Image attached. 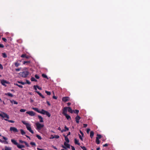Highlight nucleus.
Here are the masks:
<instances>
[{
	"label": "nucleus",
	"mask_w": 150,
	"mask_h": 150,
	"mask_svg": "<svg viewBox=\"0 0 150 150\" xmlns=\"http://www.w3.org/2000/svg\"><path fill=\"white\" fill-rule=\"evenodd\" d=\"M22 122L23 124L25 125L26 127L28 130L31 133L33 134L34 133V132L31 129V125L30 124L26 123V122L25 121H22Z\"/></svg>",
	"instance_id": "1"
},
{
	"label": "nucleus",
	"mask_w": 150,
	"mask_h": 150,
	"mask_svg": "<svg viewBox=\"0 0 150 150\" xmlns=\"http://www.w3.org/2000/svg\"><path fill=\"white\" fill-rule=\"evenodd\" d=\"M20 76L22 77L25 78L29 75V72L27 71H25L23 72H21L19 74Z\"/></svg>",
	"instance_id": "2"
},
{
	"label": "nucleus",
	"mask_w": 150,
	"mask_h": 150,
	"mask_svg": "<svg viewBox=\"0 0 150 150\" xmlns=\"http://www.w3.org/2000/svg\"><path fill=\"white\" fill-rule=\"evenodd\" d=\"M35 125L37 127L36 129L38 131L41 129L44 126L43 124H41L38 122L36 123Z\"/></svg>",
	"instance_id": "3"
},
{
	"label": "nucleus",
	"mask_w": 150,
	"mask_h": 150,
	"mask_svg": "<svg viewBox=\"0 0 150 150\" xmlns=\"http://www.w3.org/2000/svg\"><path fill=\"white\" fill-rule=\"evenodd\" d=\"M0 116L3 118H6L7 119L9 118V116L6 113L3 112L2 113H0Z\"/></svg>",
	"instance_id": "4"
},
{
	"label": "nucleus",
	"mask_w": 150,
	"mask_h": 150,
	"mask_svg": "<svg viewBox=\"0 0 150 150\" xmlns=\"http://www.w3.org/2000/svg\"><path fill=\"white\" fill-rule=\"evenodd\" d=\"M64 145L65 146H62V147L65 149H66L67 148H70V145L66 142H64Z\"/></svg>",
	"instance_id": "5"
},
{
	"label": "nucleus",
	"mask_w": 150,
	"mask_h": 150,
	"mask_svg": "<svg viewBox=\"0 0 150 150\" xmlns=\"http://www.w3.org/2000/svg\"><path fill=\"white\" fill-rule=\"evenodd\" d=\"M10 130L11 131L13 132H18V130L15 127H11L10 128Z\"/></svg>",
	"instance_id": "6"
},
{
	"label": "nucleus",
	"mask_w": 150,
	"mask_h": 150,
	"mask_svg": "<svg viewBox=\"0 0 150 150\" xmlns=\"http://www.w3.org/2000/svg\"><path fill=\"white\" fill-rule=\"evenodd\" d=\"M70 100L69 98L68 97H63L62 98V100L64 102H66L69 101Z\"/></svg>",
	"instance_id": "7"
},
{
	"label": "nucleus",
	"mask_w": 150,
	"mask_h": 150,
	"mask_svg": "<svg viewBox=\"0 0 150 150\" xmlns=\"http://www.w3.org/2000/svg\"><path fill=\"white\" fill-rule=\"evenodd\" d=\"M62 114L64 115H66L67 114V107H64L63 109H62Z\"/></svg>",
	"instance_id": "8"
},
{
	"label": "nucleus",
	"mask_w": 150,
	"mask_h": 150,
	"mask_svg": "<svg viewBox=\"0 0 150 150\" xmlns=\"http://www.w3.org/2000/svg\"><path fill=\"white\" fill-rule=\"evenodd\" d=\"M26 113L32 116H34L35 115V113L33 111L27 112Z\"/></svg>",
	"instance_id": "9"
},
{
	"label": "nucleus",
	"mask_w": 150,
	"mask_h": 150,
	"mask_svg": "<svg viewBox=\"0 0 150 150\" xmlns=\"http://www.w3.org/2000/svg\"><path fill=\"white\" fill-rule=\"evenodd\" d=\"M11 142L14 144L15 145L17 146V145H18V143L16 141L13 139H12L11 140Z\"/></svg>",
	"instance_id": "10"
},
{
	"label": "nucleus",
	"mask_w": 150,
	"mask_h": 150,
	"mask_svg": "<svg viewBox=\"0 0 150 150\" xmlns=\"http://www.w3.org/2000/svg\"><path fill=\"white\" fill-rule=\"evenodd\" d=\"M81 119V117L78 115H77L75 117L76 122L78 124L79 123V120Z\"/></svg>",
	"instance_id": "11"
},
{
	"label": "nucleus",
	"mask_w": 150,
	"mask_h": 150,
	"mask_svg": "<svg viewBox=\"0 0 150 150\" xmlns=\"http://www.w3.org/2000/svg\"><path fill=\"white\" fill-rule=\"evenodd\" d=\"M67 110L68 111L71 113H73L74 112V111L72 110L71 108L70 107H67Z\"/></svg>",
	"instance_id": "12"
},
{
	"label": "nucleus",
	"mask_w": 150,
	"mask_h": 150,
	"mask_svg": "<svg viewBox=\"0 0 150 150\" xmlns=\"http://www.w3.org/2000/svg\"><path fill=\"white\" fill-rule=\"evenodd\" d=\"M74 143L76 144H77L79 145H80V143L79 142V141L77 139H74Z\"/></svg>",
	"instance_id": "13"
},
{
	"label": "nucleus",
	"mask_w": 150,
	"mask_h": 150,
	"mask_svg": "<svg viewBox=\"0 0 150 150\" xmlns=\"http://www.w3.org/2000/svg\"><path fill=\"white\" fill-rule=\"evenodd\" d=\"M64 128L65 129H63L61 131L62 132H66L67 131H68L69 130V128L67 127L66 126H65L64 127Z\"/></svg>",
	"instance_id": "14"
},
{
	"label": "nucleus",
	"mask_w": 150,
	"mask_h": 150,
	"mask_svg": "<svg viewBox=\"0 0 150 150\" xmlns=\"http://www.w3.org/2000/svg\"><path fill=\"white\" fill-rule=\"evenodd\" d=\"M38 94V95L40 96L42 98H45V97L44 96L42 95V94L40 93L39 91H35Z\"/></svg>",
	"instance_id": "15"
},
{
	"label": "nucleus",
	"mask_w": 150,
	"mask_h": 150,
	"mask_svg": "<svg viewBox=\"0 0 150 150\" xmlns=\"http://www.w3.org/2000/svg\"><path fill=\"white\" fill-rule=\"evenodd\" d=\"M38 94V95L40 96L42 98H45V97L44 96L42 95V94L40 93L39 91H35Z\"/></svg>",
	"instance_id": "16"
},
{
	"label": "nucleus",
	"mask_w": 150,
	"mask_h": 150,
	"mask_svg": "<svg viewBox=\"0 0 150 150\" xmlns=\"http://www.w3.org/2000/svg\"><path fill=\"white\" fill-rule=\"evenodd\" d=\"M64 137L65 138V140L66 141V142L67 143H69V140L67 137V136H65V135H64Z\"/></svg>",
	"instance_id": "17"
},
{
	"label": "nucleus",
	"mask_w": 150,
	"mask_h": 150,
	"mask_svg": "<svg viewBox=\"0 0 150 150\" xmlns=\"http://www.w3.org/2000/svg\"><path fill=\"white\" fill-rule=\"evenodd\" d=\"M1 83L2 85L4 86L6 83H8V82L5 80H2L1 81Z\"/></svg>",
	"instance_id": "18"
},
{
	"label": "nucleus",
	"mask_w": 150,
	"mask_h": 150,
	"mask_svg": "<svg viewBox=\"0 0 150 150\" xmlns=\"http://www.w3.org/2000/svg\"><path fill=\"white\" fill-rule=\"evenodd\" d=\"M38 117L39 119H40V122H43V118L42 116L40 115H38Z\"/></svg>",
	"instance_id": "19"
},
{
	"label": "nucleus",
	"mask_w": 150,
	"mask_h": 150,
	"mask_svg": "<svg viewBox=\"0 0 150 150\" xmlns=\"http://www.w3.org/2000/svg\"><path fill=\"white\" fill-rule=\"evenodd\" d=\"M46 111H45L43 109H42L41 111H39V113L42 114L43 115H45Z\"/></svg>",
	"instance_id": "20"
},
{
	"label": "nucleus",
	"mask_w": 150,
	"mask_h": 150,
	"mask_svg": "<svg viewBox=\"0 0 150 150\" xmlns=\"http://www.w3.org/2000/svg\"><path fill=\"white\" fill-rule=\"evenodd\" d=\"M90 134V137L91 138H92L93 136L94 132L93 131H91Z\"/></svg>",
	"instance_id": "21"
},
{
	"label": "nucleus",
	"mask_w": 150,
	"mask_h": 150,
	"mask_svg": "<svg viewBox=\"0 0 150 150\" xmlns=\"http://www.w3.org/2000/svg\"><path fill=\"white\" fill-rule=\"evenodd\" d=\"M64 116H65V117L67 120H69V119H71V118L70 116H69V115H68L67 114H66V115H65Z\"/></svg>",
	"instance_id": "22"
},
{
	"label": "nucleus",
	"mask_w": 150,
	"mask_h": 150,
	"mask_svg": "<svg viewBox=\"0 0 150 150\" xmlns=\"http://www.w3.org/2000/svg\"><path fill=\"white\" fill-rule=\"evenodd\" d=\"M17 147L19 149H22L23 148H24L25 146L22 145H21L18 144V145H17Z\"/></svg>",
	"instance_id": "23"
},
{
	"label": "nucleus",
	"mask_w": 150,
	"mask_h": 150,
	"mask_svg": "<svg viewBox=\"0 0 150 150\" xmlns=\"http://www.w3.org/2000/svg\"><path fill=\"white\" fill-rule=\"evenodd\" d=\"M21 57L22 58H25L27 59H28V56H27L26 54H22L21 55Z\"/></svg>",
	"instance_id": "24"
},
{
	"label": "nucleus",
	"mask_w": 150,
	"mask_h": 150,
	"mask_svg": "<svg viewBox=\"0 0 150 150\" xmlns=\"http://www.w3.org/2000/svg\"><path fill=\"white\" fill-rule=\"evenodd\" d=\"M5 95L11 97H13V95L12 94L9 93H5Z\"/></svg>",
	"instance_id": "25"
},
{
	"label": "nucleus",
	"mask_w": 150,
	"mask_h": 150,
	"mask_svg": "<svg viewBox=\"0 0 150 150\" xmlns=\"http://www.w3.org/2000/svg\"><path fill=\"white\" fill-rule=\"evenodd\" d=\"M30 80L32 81H35V82H37V80L35 79V78L33 77H31V78H30Z\"/></svg>",
	"instance_id": "26"
},
{
	"label": "nucleus",
	"mask_w": 150,
	"mask_h": 150,
	"mask_svg": "<svg viewBox=\"0 0 150 150\" xmlns=\"http://www.w3.org/2000/svg\"><path fill=\"white\" fill-rule=\"evenodd\" d=\"M33 109L35 111L37 112L38 113L39 112L40 110H39L38 108H33Z\"/></svg>",
	"instance_id": "27"
},
{
	"label": "nucleus",
	"mask_w": 150,
	"mask_h": 150,
	"mask_svg": "<svg viewBox=\"0 0 150 150\" xmlns=\"http://www.w3.org/2000/svg\"><path fill=\"white\" fill-rule=\"evenodd\" d=\"M11 147H8L7 146L5 147L4 150H11Z\"/></svg>",
	"instance_id": "28"
},
{
	"label": "nucleus",
	"mask_w": 150,
	"mask_h": 150,
	"mask_svg": "<svg viewBox=\"0 0 150 150\" xmlns=\"http://www.w3.org/2000/svg\"><path fill=\"white\" fill-rule=\"evenodd\" d=\"M4 120L6 121H8V122H9L14 123L15 122L14 121L12 120H7V119H4Z\"/></svg>",
	"instance_id": "29"
},
{
	"label": "nucleus",
	"mask_w": 150,
	"mask_h": 150,
	"mask_svg": "<svg viewBox=\"0 0 150 150\" xmlns=\"http://www.w3.org/2000/svg\"><path fill=\"white\" fill-rule=\"evenodd\" d=\"M20 130L21 131V133L22 135H23L25 134V132L23 129H21Z\"/></svg>",
	"instance_id": "30"
},
{
	"label": "nucleus",
	"mask_w": 150,
	"mask_h": 150,
	"mask_svg": "<svg viewBox=\"0 0 150 150\" xmlns=\"http://www.w3.org/2000/svg\"><path fill=\"white\" fill-rule=\"evenodd\" d=\"M42 76L43 78H46L47 79H48V78L47 76L45 74H42Z\"/></svg>",
	"instance_id": "31"
},
{
	"label": "nucleus",
	"mask_w": 150,
	"mask_h": 150,
	"mask_svg": "<svg viewBox=\"0 0 150 150\" xmlns=\"http://www.w3.org/2000/svg\"><path fill=\"white\" fill-rule=\"evenodd\" d=\"M98 138H96V144H98L100 143V141Z\"/></svg>",
	"instance_id": "32"
},
{
	"label": "nucleus",
	"mask_w": 150,
	"mask_h": 150,
	"mask_svg": "<svg viewBox=\"0 0 150 150\" xmlns=\"http://www.w3.org/2000/svg\"><path fill=\"white\" fill-rule=\"evenodd\" d=\"M2 56L4 58H6L7 57L6 54L5 53H2Z\"/></svg>",
	"instance_id": "33"
},
{
	"label": "nucleus",
	"mask_w": 150,
	"mask_h": 150,
	"mask_svg": "<svg viewBox=\"0 0 150 150\" xmlns=\"http://www.w3.org/2000/svg\"><path fill=\"white\" fill-rule=\"evenodd\" d=\"M45 114L48 117H50L51 116L50 114L47 111L46 112Z\"/></svg>",
	"instance_id": "34"
},
{
	"label": "nucleus",
	"mask_w": 150,
	"mask_h": 150,
	"mask_svg": "<svg viewBox=\"0 0 150 150\" xmlns=\"http://www.w3.org/2000/svg\"><path fill=\"white\" fill-rule=\"evenodd\" d=\"M97 137H96V138H98V139H100L101 138L102 136L100 134H97Z\"/></svg>",
	"instance_id": "35"
},
{
	"label": "nucleus",
	"mask_w": 150,
	"mask_h": 150,
	"mask_svg": "<svg viewBox=\"0 0 150 150\" xmlns=\"http://www.w3.org/2000/svg\"><path fill=\"white\" fill-rule=\"evenodd\" d=\"M45 93L48 95H50L51 94V92L47 91H45Z\"/></svg>",
	"instance_id": "36"
},
{
	"label": "nucleus",
	"mask_w": 150,
	"mask_h": 150,
	"mask_svg": "<svg viewBox=\"0 0 150 150\" xmlns=\"http://www.w3.org/2000/svg\"><path fill=\"white\" fill-rule=\"evenodd\" d=\"M36 137L38 138V139L40 140H41L42 139V138L38 134L36 135Z\"/></svg>",
	"instance_id": "37"
},
{
	"label": "nucleus",
	"mask_w": 150,
	"mask_h": 150,
	"mask_svg": "<svg viewBox=\"0 0 150 150\" xmlns=\"http://www.w3.org/2000/svg\"><path fill=\"white\" fill-rule=\"evenodd\" d=\"M15 66L17 67H18L20 65V64L18 62H16L15 63Z\"/></svg>",
	"instance_id": "38"
},
{
	"label": "nucleus",
	"mask_w": 150,
	"mask_h": 150,
	"mask_svg": "<svg viewBox=\"0 0 150 150\" xmlns=\"http://www.w3.org/2000/svg\"><path fill=\"white\" fill-rule=\"evenodd\" d=\"M26 110L23 109H21L20 110V111L21 112H25L26 111Z\"/></svg>",
	"instance_id": "39"
},
{
	"label": "nucleus",
	"mask_w": 150,
	"mask_h": 150,
	"mask_svg": "<svg viewBox=\"0 0 150 150\" xmlns=\"http://www.w3.org/2000/svg\"><path fill=\"white\" fill-rule=\"evenodd\" d=\"M79 138H80V139L82 141H83V138H82V136H81V135H80V134H79Z\"/></svg>",
	"instance_id": "40"
},
{
	"label": "nucleus",
	"mask_w": 150,
	"mask_h": 150,
	"mask_svg": "<svg viewBox=\"0 0 150 150\" xmlns=\"http://www.w3.org/2000/svg\"><path fill=\"white\" fill-rule=\"evenodd\" d=\"M74 111V113H76L77 114H78V113L79 112V110H75Z\"/></svg>",
	"instance_id": "41"
},
{
	"label": "nucleus",
	"mask_w": 150,
	"mask_h": 150,
	"mask_svg": "<svg viewBox=\"0 0 150 150\" xmlns=\"http://www.w3.org/2000/svg\"><path fill=\"white\" fill-rule=\"evenodd\" d=\"M30 144L33 146H35V142H30Z\"/></svg>",
	"instance_id": "42"
},
{
	"label": "nucleus",
	"mask_w": 150,
	"mask_h": 150,
	"mask_svg": "<svg viewBox=\"0 0 150 150\" xmlns=\"http://www.w3.org/2000/svg\"><path fill=\"white\" fill-rule=\"evenodd\" d=\"M35 76L36 79H38L40 78L39 76L37 74L35 75Z\"/></svg>",
	"instance_id": "43"
},
{
	"label": "nucleus",
	"mask_w": 150,
	"mask_h": 150,
	"mask_svg": "<svg viewBox=\"0 0 150 150\" xmlns=\"http://www.w3.org/2000/svg\"><path fill=\"white\" fill-rule=\"evenodd\" d=\"M30 63V61H24L23 62V64H25L26 63Z\"/></svg>",
	"instance_id": "44"
},
{
	"label": "nucleus",
	"mask_w": 150,
	"mask_h": 150,
	"mask_svg": "<svg viewBox=\"0 0 150 150\" xmlns=\"http://www.w3.org/2000/svg\"><path fill=\"white\" fill-rule=\"evenodd\" d=\"M37 86H33V89H34L35 91H37Z\"/></svg>",
	"instance_id": "45"
},
{
	"label": "nucleus",
	"mask_w": 150,
	"mask_h": 150,
	"mask_svg": "<svg viewBox=\"0 0 150 150\" xmlns=\"http://www.w3.org/2000/svg\"><path fill=\"white\" fill-rule=\"evenodd\" d=\"M26 83H27L28 84H30V82L29 81L27 80H26Z\"/></svg>",
	"instance_id": "46"
},
{
	"label": "nucleus",
	"mask_w": 150,
	"mask_h": 150,
	"mask_svg": "<svg viewBox=\"0 0 150 150\" xmlns=\"http://www.w3.org/2000/svg\"><path fill=\"white\" fill-rule=\"evenodd\" d=\"M24 144H25L26 145V146L27 147H29V144L26 142H24Z\"/></svg>",
	"instance_id": "47"
},
{
	"label": "nucleus",
	"mask_w": 150,
	"mask_h": 150,
	"mask_svg": "<svg viewBox=\"0 0 150 150\" xmlns=\"http://www.w3.org/2000/svg\"><path fill=\"white\" fill-rule=\"evenodd\" d=\"M2 40L5 42H6L7 41V40L5 38H2Z\"/></svg>",
	"instance_id": "48"
},
{
	"label": "nucleus",
	"mask_w": 150,
	"mask_h": 150,
	"mask_svg": "<svg viewBox=\"0 0 150 150\" xmlns=\"http://www.w3.org/2000/svg\"><path fill=\"white\" fill-rule=\"evenodd\" d=\"M79 132L80 133V134H81L82 137H83L84 135L83 133L80 130L79 131Z\"/></svg>",
	"instance_id": "49"
},
{
	"label": "nucleus",
	"mask_w": 150,
	"mask_h": 150,
	"mask_svg": "<svg viewBox=\"0 0 150 150\" xmlns=\"http://www.w3.org/2000/svg\"><path fill=\"white\" fill-rule=\"evenodd\" d=\"M0 142H5V143L8 144V142L6 141H2V140L1 139H0Z\"/></svg>",
	"instance_id": "50"
},
{
	"label": "nucleus",
	"mask_w": 150,
	"mask_h": 150,
	"mask_svg": "<svg viewBox=\"0 0 150 150\" xmlns=\"http://www.w3.org/2000/svg\"><path fill=\"white\" fill-rule=\"evenodd\" d=\"M13 102L14 104H18V103L16 101L13 100Z\"/></svg>",
	"instance_id": "51"
},
{
	"label": "nucleus",
	"mask_w": 150,
	"mask_h": 150,
	"mask_svg": "<svg viewBox=\"0 0 150 150\" xmlns=\"http://www.w3.org/2000/svg\"><path fill=\"white\" fill-rule=\"evenodd\" d=\"M54 137L57 139H58L59 137V135H56L54 136Z\"/></svg>",
	"instance_id": "52"
},
{
	"label": "nucleus",
	"mask_w": 150,
	"mask_h": 150,
	"mask_svg": "<svg viewBox=\"0 0 150 150\" xmlns=\"http://www.w3.org/2000/svg\"><path fill=\"white\" fill-rule=\"evenodd\" d=\"M37 88H38V89L40 90H42V88L40 87L39 86L37 85Z\"/></svg>",
	"instance_id": "53"
},
{
	"label": "nucleus",
	"mask_w": 150,
	"mask_h": 150,
	"mask_svg": "<svg viewBox=\"0 0 150 150\" xmlns=\"http://www.w3.org/2000/svg\"><path fill=\"white\" fill-rule=\"evenodd\" d=\"M19 142L20 143H24V142H25V141H24L22 140H19Z\"/></svg>",
	"instance_id": "54"
},
{
	"label": "nucleus",
	"mask_w": 150,
	"mask_h": 150,
	"mask_svg": "<svg viewBox=\"0 0 150 150\" xmlns=\"http://www.w3.org/2000/svg\"><path fill=\"white\" fill-rule=\"evenodd\" d=\"M87 124H83V127H87Z\"/></svg>",
	"instance_id": "55"
},
{
	"label": "nucleus",
	"mask_w": 150,
	"mask_h": 150,
	"mask_svg": "<svg viewBox=\"0 0 150 150\" xmlns=\"http://www.w3.org/2000/svg\"><path fill=\"white\" fill-rule=\"evenodd\" d=\"M3 138L5 140H8V139L4 137L3 136Z\"/></svg>",
	"instance_id": "56"
},
{
	"label": "nucleus",
	"mask_w": 150,
	"mask_h": 150,
	"mask_svg": "<svg viewBox=\"0 0 150 150\" xmlns=\"http://www.w3.org/2000/svg\"><path fill=\"white\" fill-rule=\"evenodd\" d=\"M4 45L2 44H0V48H3L4 47Z\"/></svg>",
	"instance_id": "57"
},
{
	"label": "nucleus",
	"mask_w": 150,
	"mask_h": 150,
	"mask_svg": "<svg viewBox=\"0 0 150 150\" xmlns=\"http://www.w3.org/2000/svg\"><path fill=\"white\" fill-rule=\"evenodd\" d=\"M90 129L89 128H88L87 129V131H86V132H87L88 133L89 131H90Z\"/></svg>",
	"instance_id": "58"
},
{
	"label": "nucleus",
	"mask_w": 150,
	"mask_h": 150,
	"mask_svg": "<svg viewBox=\"0 0 150 150\" xmlns=\"http://www.w3.org/2000/svg\"><path fill=\"white\" fill-rule=\"evenodd\" d=\"M47 102V105H49V106H50L51 105V104L50 103H49V102L48 101H47L46 102Z\"/></svg>",
	"instance_id": "59"
},
{
	"label": "nucleus",
	"mask_w": 150,
	"mask_h": 150,
	"mask_svg": "<svg viewBox=\"0 0 150 150\" xmlns=\"http://www.w3.org/2000/svg\"><path fill=\"white\" fill-rule=\"evenodd\" d=\"M3 68V66L1 64H0V69H2Z\"/></svg>",
	"instance_id": "60"
},
{
	"label": "nucleus",
	"mask_w": 150,
	"mask_h": 150,
	"mask_svg": "<svg viewBox=\"0 0 150 150\" xmlns=\"http://www.w3.org/2000/svg\"><path fill=\"white\" fill-rule=\"evenodd\" d=\"M108 146V144H105L103 145V147H106Z\"/></svg>",
	"instance_id": "61"
},
{
	"label": "nucleus",
	"mask_w": 150,
	"mask_h": 150,
	"mask_svg": "<svg viewBox=\"0 0 150 150\" xmlns=\"http://www.w3.org/2000/svg\"><path fill=\"white\" fill-rule=\"evenodd\" d=\"M15 70L16 71H19L20 70V68L16 69H15Z\"/></svg>",
	"instance_id": "62"
},
{
	"label": "nucleus",
	"mask_w": 150,
	"mask_h": 150,
	"mask_svg": "<svg viewBox=\"0 0 150 150\" xmlns=\"http://www.w3.org/2000/svg\"><path fill=\"white\" fill-rule=\"evenodd\" d=\"M71 149L72 150H75V149L74 147V146H71Z\"/></svg>",
	"instance_id": "63"
},
{
	"label": "nucleus",
	"mask_w": 150,
	"mask_h": 150,
	"mask_svg": "<svg viewBox=\"0 0 150 150\" xmlns=\"http://www.w3.org/2000/svg\"><path fill=\"white\" fill-rule=\"evenodd\" d=\"M53 98L55 99H57V97L54 96L53 97Z\"/></svg>",
	"instance_id": "64"
}]
</instances>
